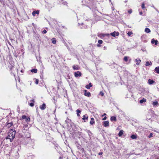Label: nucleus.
<instances>
[{
    "mask_svg": "<svg viewBox=\"0 0 159 159\" xmlns=\"http://www.w3.org/2000/svg\"><path fill=\"white\" fill-rule=\"evenodd\" d=\"M107 119V117L105 116L103 119H102V120H106V119Z\"/></svg>",
    "mask_w": 159,
    "mask_h": 159,
    "instance_id": "41",
    "label": "nucleus"
},
{
    "mask_svg": "<svg viewBox=\"0 0 159 159\" xmlns=\"http://www.w3.org/2000/svg\"><path fill=\"white\" fill-rule=\"evenodd\" d=\"M32 102H31L29 104V105L31 106V107H33L34 105V100H30Z\"/></svg>",
    "mask_w": 159,
    "mask_h": 159,
    "instance_id": "19",
    "label": "nucleus"
},
{
    "mask_svg": "<svg viewBox=\"0 0 159 159\" xmlns=\"http://www.w3.org/2000/svg\"><path fill=\"white\" fill-rule=\"evenodd\" d=\"M128 58H129V57H126V56L124 58V60L125 61L127 62V61L128 60Z\"/></svg>",
    "mask_w": 159,
    "mask_h": 159,
    "instance_id": "28",
    "label": "nucleus"
},
{
    "mask_svg": "<svg viewBox=\"0 0 159 159\" xmlns=\"http://www.w3.org/2000/svg\"><path fill=\"white\" fill-rule=\"evenodd\" d=\"M157 40H155L154 39H152L151 41V43L152 44H155L156 45H157Z\"/></svg>",
    "mask_w": 159,
    "mask_h": 159,
    "instance_id": "11",
    "label": "nucleus"
},
{
    "mask_svg": "<svg viewBox=\"0 0 159 159\" xmlns=\"http://www.w3.org/2000/svg\"><path fill=\"white\" fill-rule=\"evenodd\" d=\"M85 93H84V95L87 97H90L91 95V94L90 92H87V90H85L84 91Z\"/></svg>",
    "mask_w": 159,
    "mask_h": 159,
    "instance_id": "8",
    "label": "nucleus"
},
{
    "mask_svg": "<svg viewBox=\"0 0 159 159\" xmlns=\"http://www.w3.org/2000/svg\"><path fill=\"white\" fill-rule=\"evenodd\" d=\"M155 70L156 73L159 74V67H156Z\"/></svg>",
    "mask_w": 159,
    "mask_h": 159,
    "instance_id": "22",
    "label": "nucleus"
},
{
    "mask_svg": "<svg viewBox=\"0 0 159 159\" xmlns=\"http://www.w3.org/2000/svg\"><path fill=\"white\" fill-rule=\"evenodd\" d=\"M39 14V11L38 10L33 11L32 13V15L34 16L36 14L38 15Z\"/></svg>",
    "mask_w": 159,
    "mask_h": 159,
    "instance_id": "7",
    "label": "nucleus"
},
{
    "mask_svg": "<svg viewBox=\"0 0 159 159\" xmlns=\"http://www.w3.org/2000/svg\"><path fill=\"white\" fill-rule=\"evenodd\" d=\"M103 125L105 127L109 126V122L108 121H104L103 122Z\"/></svg>",
    "mask_w": 159,
    "mask_h": 159,
    "instance_id": "4",
    "label": "nucleus"
},
{
    "mask_svg": "<svg viewBox=\"0 0 159 159\" xmlns=\"http://www.w3.org/2000/svg\"><path fill=\"white\" fill-rule=\"evenodd\" d=\"M83 117L82 118V119L83 120H88V116H87V115H84L83 116Z\"/></svg>",
    "mask_w": 159,
    "mask_h": 159,
    "instance_id": "12",
    "label": "nucleus"
},
{
    "mask_svg": "<svg viewBox=\"0 0 159 159\" xmlns=\"http://www.w3.org/2000/svg\"><path fill=\"white\" fill-rule=\"evenodd\" d=\"M123 132L124 131L122 130H120L118 134L119 136H121L123 134Z\"/></svg>",
    "mask_w": 159,
    "mask_h": 159,
    "instance_id": "14",
    "label": "nucleus"
},
{
    "mask_svg": "<svg viewBox=\"0 0 159 159\" xmlns=\"http://www.w3.org/2000/svg\"><path fill=\"white\" fill-rule=\"evenodd\" d=\"M132 34L131 32H129L127 34L129 36H130Z\"/></svg>",
    "mask_w": 159,
    "mask_h": 159,
    "instance_id": "31",
    "label": "nucleus"
},
{
    "mask_svg": "<svg viewBox=\"0 0 159 159\" xmlns=\"http://www.w3.org/2000/svg\"><path fill=\"white\" fill-rule=\"evenodd\" d=\"M102 41L101 40H99L98 41V42L99 44H102Z\"/></svg>",
    "mask_w": 159,
    "mask_h": 159,
    "instance_id": "33",
    "label": "nucleus"
},
{
    "mask_svg": "<svg viewBox=\"0 0 159 159\" xmlns=\"http://www.w3.org/2000/svg\"><path fill=\"white\" fill-rule=\"evenodd\" d=\"M100 45H99V44H98V45H97V46H98V47H100Z\"/></svg>",
    "mask_w": 159,
    "mask_h": 159,
    "instance_id": "44",
    "label": "nucleus"
},
{
    "mask_svg": "<svg viewBox=\"0 0 159 159\" xmlns=\"http://www.w3.org/2000/svg\"><path fill=\"white\" fill-rule=\"evenodd\" d=\"M26 118V116L25 115H24L22 116V118L23 119H25Z\"/></svg>",
    "mask_w": 159,
    "mask_h": 159,
    "instance_id": "35",
    "label": "nucleus"
},
{
    "mask_svg": "<svg viewBox=\"0 0 159 159\" xmlns=\"http://www.w3.org/2000/svg\"><path fill=\"white\" fill-rule=\"evenodd\" d=\"M119 129V128H117V129Z\"/></svg>",
    "mask_w": 159,
    "mask_h": 159,
    "instance_id": "47",
    "label": "nucleus"
},
{
    "mask_svg": "<svg viewBox=\"0 0 159 159\" xmlns=\"http://www.w3.org/2000/svg\"><path fill=\"white\" fill-rule=\"evenodd\" d=\"M103 154V152H100L99 153H98V155H102V154Z\"/></svg>",
    "mask_w": 159,
    "mask_h": 159,
    "instance_id": "40",
    "label": "nucleus"
},
{
    "mask_svg": "<svg viewBox=\"0 0 159 159\" xmlns=\"http://www.w3.org/2000/svg\"><path fill=\"white\" fill-rule=\"evenodd\" d=\"M36 84H38L39 83V80L38 79L36 80V81L35 82Z\"/></svg>",
    "mask_w": 159,
    "mask_h": 159,
    "instance_id": "37",
    "label": "nucleus"
},
{
    "mask_svg": "<svg viewBox=\"0 0 159 159\" xmlns=\"http://www.w3.org/2000/svg\"><path fill=\"white\" fill-rule=\"evenodd\" d=\"M119 129V128H117V129Z\"/></svg>",
    "mask_w": 159,
    "mask_h": 159,
    "instance_id": "46",
    "label": "nucleus"
},
{
    "mask_svg": "<svg viewBox=\"0 0 159 159\" xmlns=\"http://www.w3.org/2000/svg\"><path fill=\"white\" fill-rule=\"evenodd\" d=\"M42 33L43 34H46L47 33V31L46 30H44L43 31H42Z\"/></svg>",
    "mask_w": 159,
    "mask_h": 159,
    "instance_id": "38",
    "label": "nucleus"
},
{
    "mask_svg": "<svg viewBox=\"0 0 159 159\" xmlns=\"http://www.w3.org/2000/svg\"><path fill=\"white\" fill-rule=\"evenodd\" d=\"M141 7H142V8L143 9H144L145 8V5L143 3V4H142Z\"/></svg>",
    "mask_w": 159,
    "mask_h": 159,
    "instance_id": "32",
    "label": "nucleus"
},
{
    "mask_svg": "<svg viewBox=\"0 0 159 159\" xmlns=\"http://www.w3.org/2000/svg\"><path fill=\"white\" fill-rule=\"evenodd\" d=\"M135 61L137 62L136 64L137 65H139V63L141 62V60L140 59H135Z\"/></svg>",
    "mask_w": 159,
    "mask_h": 159,
    "instance_id": "18",
    "label": "nucleus"
},
{
    "mask_svg": "<svg viewBox=\"0 0 159 159\" xmlns=\"http://www.w3.org/2000/svg\"><path fill=\"white\" fill-rule=\"evenodd\" d=\"M40 109L42 110H44L46 108V104L45 103H43L39 107Z\"/></svg>",
    "mask_w": 159,
    "mask_h": 159,
    "instance_id": "5",
    "label": "nucleus"
},
{
    "mask_svg": "<svg viewBox=\"0 0 159 159\" xmlns=\"http://www.w3.org/2000/svg\"><path fill=\"white\" fill-rule=\"evenodd\" d=\"M110 34L112 36L115 37L116 36H118L119 35V33L117 32H116V31H114L113 32L111 33Z\"/></svg>",
    "mask_w": 159,
    "mask_h": 159,
    "instance_id": "3",
    "label": "nucleus"
},
{
    "mask_svg": "<svg viewBox=\"0 0 159 159\" xmlns=\"http://www.w3.org/2000/svg\"><path fill=\"white\" fill-rule=\"evenodd\" d=\"M74 75L75 77H80L81 76V73L79 71L77 72H75L74 73Z\"/></svg>",
    "mask_w": 159,
    "mask_h": 159,
    "instance_id": "2",
    "label": "nucleus"
},
{
    "mask_svg": "<svg viewBox=\"0 0 159 159\" xmlns=\"http://www.w3.org/2000/svg\"><path fill=\"white\" fill-rule=\"evenodd\" d=\"M145 31L146 33H150L151 31L150 30L149 28H146L145 29Z\"/></svg>",
    "mask_w": 159,
    "mask_h": 159,
    "instance_id": "17",
    "label": "nucleus"
},
{
    "mask_svg": "<svg viewBox=\"0 0 159 159\" xmlns=\"http://www.w3.org/2000/svg\"><path fill=\"white\" fill-rule=\"evenodd\" d=\"M145 65L146 66H149L151 65L152 63L151 62H149L148 61H147L146 62Z\"/></svg>",
    "mask_w": 159,
    "mask_h": 159,
    "instance_id": "20",
    "label": "nucleus"
},
{
    "mask_svg": "<svg viewBox=\"0 0 159 159\" xmlns=\"http://www.w3.org/2000/svg\"><path fill=\"white\" fill-rule=\"evenodd\" d=\"M152 135H153V134L152 133H150L148 136L149 138H151V137H152Z\"/></svg>",
    "mask_w": 159,
    "mask_h": 159,
    "instance_id": "36",
    "label": "nucleus"
},
{
    "mask_svg": "<svg viewBox=\"0 0 159 159\" xmlns=\"http://www.w3.org/2000/svg\"><path fill=\"white\" fill-rule=\"evenodd\" d=\"M146 101V99L143 98L142 100H141L140 101V103H142L144 102H145Z\"/></svg>",
    "mask_w": 159,
    "mask_h": 159,
    "instance_id": "26",
    "label": "nucleus"
},
{
    "mask_svg": "<svg viewBox=\"0 0 159 159\" xmlns=\"http://www.w3.org/2000/svg\"><path fill=\"white\" fill-rule=\"evenodd\" d=\"M55 38H52V43H53V44H55L56 43V40H55Z\"/></svg>",
    "mask_w": 159,
    "mask_h": 159,
    "instance_id": "25",
    "label": "nucleus"
},
{
    "mask_svg": "<svg viewBox=\"0 0 159 159\" xmlns=\"http://www.w3.org/2000/svg\"><path fill=\"white\" fill-rule=\"evenodd\" d=\"M111 121H116V117H115V116H111Z\"/></svg>",
    "mask_w": 159,
    "mask_h": 159,
    "instance_id": "15",
    "label": "nucleus"
},
{
    "mask_svg": "<svg viewBox=\"0 0 159 159\" xmlns=\"http://www.w3.org/2000/svg\"><path fill=\"white\" fill-rule=\"evenodd\" d=\"M72 68L74 70H79L80 69V67L78 65H73Z\"/></svg>",
    "mask_w": 159,
    "mask_h": 159,
    "instance_id": "6",
    "label": "nucleus"
},
{
    "mask_svg": "<svg viewBox=\"0 0 159 159\" xmlns=\"http://www.w3.org/2000/svg\"><path fill=\"white\" fill-rule=\"evenodd\" d=\"M15 130H13L11 129L8 133V136L6 139H9L11 142L14 139L15 137V134L16 133Z\"/></svg>",
    "mask_w": 159,
    "mask_h": 159,
    "instance_id": "1",
    "label": "nucleus"
},
{
    "mask_svg": "<svg viewBox=\"0 0 159 159\" xmlns=\"http://www.w3.org/2000/svg\"><path fill=\"white\" fill-rule=\"evenodd\" d=\"M131 138L133 139H135L137 138V136L135 135H132L131 136Z\"/></svg>",
    "mask_w": 159,
    "mask_h": 159,
    "instance_id": "24",
    "label": "nucleus"
},
{
    "mask_svg": "<svg viewBox=\"0 0 159 159\" xmlns=\"http://www.w3.org/2000/svg\"><path fill=\"white\" fill-rule=\"evenodd\" d=\"M119 129V128H117V129Z\"/></svg>",
    "mask_w": 159,
    "mask_h": 159,
    "instance_id": "45",
    "label": "nucleus"
},
{
    "mask_svg": "<svg viewBox=\"0 0 159 159\" xmlns=\"http://www.w3.org/2000/svg\"><path fill=\"white\" fill-rule=\"evenodd\" d=\"M76 111L77 112V116H80L79 113L81 112V111H80V110L77 109L76 110Z\"/></svg>",
    "mask_w": 159,
    "mask_h": 159,
    "instance_id": "27",
    "label": "nucleus"
},
{
    "mask_svg": "<svg viewBox=\"0 0 159 159\" xmlns=\"http://www.w3.org/2000/svg\"><path fill=\"white\" fill-rule=\"evenodd\" d=\"M14 70L15 71H17V69L16 68H14L13 67L11 69V72L14 75V72L13 71Z\"/></svg>",
    "mask_w": 159,
    "mask_h": 159,
    "instance_id": "9",
    "label": "nucleus"
},
{
    "mask_svg": "<svg viewBox=\"0 0 159 159\" xmlns=\"http://www.w3.org/2000/svg\"><path fill=\"white\" fill-rule=\"evenodd\" d=\"M31 71L32 72H34V73H36L37 72V69H33L31 70Z\"/></svg>",
    "mask_w": 159,
    "mask_h": 159,
    "instance_id": "23",
    "label": "nucleus"
},
{
    "mask_svg": "<svg viewBox=\"0 0 159 159\" xmlns=\"http://www.w3.org/2000/svg\"><path fill=\"white\" fill-rule=\"evenodd\" d=\"M155 83V81L149 79L148 80V84L150 85H151Z\"/></svg>",
    "mask_w": 159,
    "mask_h": 159,
    "instance_id": "10",
    "label": "nucleus"
},
{
    "mask_svg": "<svg viewBox=\"0 0 159 159\" xmlns=\"http://www.w3.org/2000/svg\"><path fill=\"white\" fill-rule=\"evenodd\" d=\"M128 12L129 13L131 14L132 12V10H131V9L129 10L128 11Z\"/></svg>",
    "mask_w": 159,
    "mask_h": 159,
    "instance_id": "39",
    "label": "nucleus"
},
{
    "mask_svg": "<svg viewBox=\"0 0 159 159\" xmlns=\"http://www.w3.org/2000/svg\"><path fill=\"white\" fill-rule=\"evenodd\" d=\"M100 95H101L102 96H103L104 95V93H103V92H102V91H101L100 93Z\"/></svg>",
    "mask_w": 159,
    "mask_h": 159,
    "instance_id": "34",
    "label": "nucleus"
},
{
    "mask_svg": "<svg viewBox=\"0 0 159 159\" xmlns=\"http://www.w3.org/2000/svg\"><path fill=\"white\" fill-rule=\"evenodd\" d=\"M25 121H26L27 122H29L30 121V118L29 117H28V118H26L25 119Z\"/></svg>",
    "mask_w": 159,
    "mask_h": 159,
    "instance_id": "30",
    "label": "nucleus"
},
{
    "mask_svg": "<svg viewBox=\"0 0 159 159\" xmlns=\"http://www.w3.org/2000/svg\"><path fill=\"white\" fill-rule=\"evenodd\" d=\"M158 103V102H157V101H156V102H153V105H154V106H155V105H157Z\"/></svg>",
    "mask_w": 159,
    "mask_h": 159,
    "instance_id": "29",
    "label": "nucleus"
},
{
    "mask_svg": "<svg viewBox=\"0 0 159 159\" xmlns=\"http://www.w3.org/2000/svg\"><path fill=\"white\" fill-rule=\"evenodd\" d=\"M92 86V84H91V83H90L89 85H87L86 86V88L88 89H90V87H91Z\"/></svg>",
    "mask_w": 159,
    "mask_h": 159,
    "instance_id": "16",
    "label": "nucleus"
},
{
    "mask_svg": "<svg viewBox=\"0 0 159 159\" xmlns=\"http://www.w3.org/2000/svg\"><path fill=\"white\" fill-rule=\"evenodd\" d=\"M12 124H13L12 122H11L10 123H8L7 124V126L8 128H9L10 127H11L12 125Z\"/></svg>",
    "mask_w": 159,
    "mask_h": 159,
    "instance_id": "21",
    "label": "nucleus"
},
{
    "mask_svg": "<svg viewBox=\"0 0 159 159\" xmlns=\"http://www.w3.org/2000/svg\"><path fill=\"white\" fill-rule=\"evenodd\" d=\"M142 13H142V12H141H141H140V13H139L140 15H142Z\"/></svg>",
    "mask_w": 159,
    "mask_h": 159,
    "instance_id": "43",
    "label": "nucleus"
},
{
    "mask_svg": "<svg viewBox=\"0 0 159 159\" xmlns=\"http://www.w3.org/2000/svg\"><path fill=\"white\" fill-rule=\"evenodd\" d=\"M106 113L103 114V115H102V116H106Z\"/></svg>",
    "mask_w": 159,
    "mask_h": 159,
    "instance_id": "42",
    "label": "nucleus"
},
{
    "mask_svg": "<svg viewBox=\"0 0 159 159\" xmlns=\"http://www.w3.org/2000/svg\"><path fill=\"white\" fill-rule=\"evenodd\" d=\"M94 119L93 118H91V120L90 122V124L91 125H93L94 123Z\"/></svg>",
    "mask_w": 159,
    "mask_h": 159,
    "instance_id": "13",
    "label": "nucleus"
}]
</instances>
